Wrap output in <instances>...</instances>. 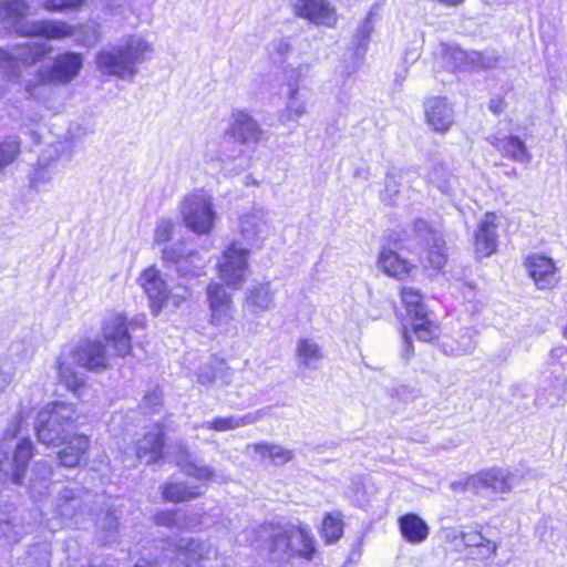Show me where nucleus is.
I'll list each match as a JSON object with an SVG mask.
<instances>
[{"instance_id": "1", "label": "nucleus", "mask_w": 567, "mask_h": 567, "mask_svg": "<svg viewBox=\"0 0 567 567\" xmlns=\"http://www.w3.org/2000/svg\"><path fill=\"white\" fill-rule=\"evenodd\" d=\"M260 530L268 537L265 542L270 554L286 553L289 557L313 559L317 554L316 539L307 525H293L288 528L278 523H262Z\"/></svg>"}, {"instance_id": "2", "label": "nucleus", "mask_w": 567, "mask_h": 567, "mask_svg": "<svg viewBox=\"0 0 567 567\" xmlns=\"http://www.w3.org/2000/svg\"><path fill=\"white\" fill-rule=\"evenodd\" d=\"M151 45L143 39L128 37L123 44L111 50H101L95 58L96 68L105 75L131 78L136 64L151 53Z\"/></svg>"}, {"instance_id": "3", "label": "nucleus", "mask_w": 567, "mask_h": 567, "mask_svg": "<svg viewBox=\"0 0 567 567\" xmlns=\"http://www.w3.org/2000/svg\"><path fill=\"white\" fill-rule=\"evenodd\" d=\"M136 328L144 329L145 323L130 320L124 312L112 311L103 319V342L111 349L110 358L124 359L133 354L130 331Z\"/></svg>"}, {"instance_id": "4", "label": "nucleus", "mask_w": 567, "mask_h": 567, "mask_svg": "<svg viewBox=\"0 0 567 567\" xmlns=\"http://www.w3.org/2000/svg\"><path fill=\"white\" fill-rule=\"evenodd\" d=\"M71 408L64 403H54L40 411L37 416V434L48 445L65 443L70 436Z\"/></svg>"}, {"instance_id": "5", "label": "nucleus", "mask_w": 567, "mask_h": 567, "mask_svg": "<svg viewBox=\"0 0 567 567\" xmlns=\"http://www.w3.org/2000/svg\"><path fill=\"white\" fill-rule=\"evenodd\" d=\"M181 215L185 226L197 235H207L214 228L213 200L203 190L193 192L183 198Z\"/></svg>"}, {"instance_id": "6", "label": "nucleus", "mask_w": 567, "mask_h": 567, "mask_svg": "<svg viewBox=\"0 0 567 567\" xmlns=\"http://www.w3.org/2000/svg\"><path fill=\"white\" fill-rule=\"evenodd\" d=\"M503 215L495 210H488L478 219L472 235V248L475 259L482 260L496 255L499 251Z\"/></svg>"}, {"instance_id": "7", "label": "nucleus", "mask_w": 567, "mask_h": 567, "mask_svg": "<svg viewBox=\"0 0 567 567\" xmlns=\"http://www.w3.org/2000/svg\"><path fill=\"white\" fill-rule=\"evenodd\" d=\"M249 249L241 248L236 241L228 244L216 265L219 279L231 289H239L246 281L249 270Z\"/></svg>"}, {"instance_id": "8", "label": "nucleus", "mask_w": 567, "mask_h": 567, "mask_svg": "<svg viewBox=\"0 0 567 567\" xmlns=\"http://www.w3.org/2000/svg\"><path fill=\"white\" fill-rule=\"evenodd\" d=\"M523 265L539 290H553L560 282L559 268L555 260L545 254L533 252L524 258Z\"/></svg>"}, {"instance_id": "9", "label": "nucleus", "mask_w": 567, "mask_h": 567, "mask_svg": "<svg viewBox=\"0 0 567 567\" xmlns=\"http://www.w3.org/2000/svg\"><path fill=\"white\" fill-rule=\"evenodd\" d=\"M424 122L433 133L444 135L455 124L453 105L443 95L427 96L423 101Z\"/></svg>"}, {"instance_id": "10", "label": "nucleus", "mask_w": 567, "mask_h": 567, "mask_svg": "<svg viewBox=\"0 0 567 567\" xmlns=\"http://www.w3.org/2000/svg\"><path fill=\"white\" fill-rule=\"evenodd\" d=\"M291 9L297 18L316 25L334 28L338 22L337 10L327 0H291Z\"/></svg>"}, {"instance_id": "11", "label": "nucleus", "mask_w": 567, "mask_h": 567, "mask_svg": "<svg viewBox=\"0 0 567 567\" xmlns=\"http://www.w3.org/2000/svg\"><path fill=\"white\" fill-rule=\"evenodd\" d=\"M137 284L150 299V307L158 313L169 297L167 282L162 272L154 266H148L140 274Z\"/></svg>"}, {"instance_id": "12", "label": "nucleus", "mask_w": 567, "mask_h": 567, "mask_svg": "<svg viewBox=\"0 0 567 567\" xmlns=\"http://www.w3.org/2000/svg\"><path fill=\"white\" fill-rule=\"evenodd\" d=\"M207 302L209 307V323L214 327H221L233 320V299L226 292L223 284L209 282L206 288Z\"/></svg>"}, {"instance_id": "13", "label": "nucleus", "mask_w": 567, "mask_h": 567, "mask_svg": "<svg viewBox=\"0 0 567 567\" xmlns=\"http://www.w3.org/2000/svg\"><path fill=\"white\" fill-rule=\"evenodd\" d=\"M166 431L162 423H155L135 442V456L145 458L147 464H154L165 457Z\"/></svg>"}, {"instance_id": "14", "label": "nucleus", "mask_w": 567, "mask_h": 567, "mask_svg": "<svg viewBox=\"0 0 567 567\" xmlns=\"http://www.w3.org/2000/svg\"><path fill=\"white\" fill-rule=\"evenodd\" d=\"M378 265L382 272L398 281L413 278L417 266L410 259L402 257L390 247H382L378 255Z\"/></svg>"}, {"instance_id": "15", "label": "nucleus", "mask_w": 567, "mask_h": 567, "mask_svg": "<svg viewBox=\"0 0 567 567\" xmlns=\"http://www.w3.org/2000/svg\"><path fill=\"white\" fill-rule=\"evenodd\" d=\"M78 365L90 371H102L110 365V355L102 341H86L75 351Z\"/></svg>"}, {"instance_id": "16", "label": "nucleus", "mask_w": 567, "mask_h": 567, "mask_svg": "<svg viewBox=\"0 0 567 567\" xmlns=\"http://www.w3.org/2000/svg\"><path fill=\"white\" fill-rule=\"evenodd\" d=\"M470 483L474 485V492L488 488L494 493H507L511 491L509 474L501 468H486L470 475Z\"/></svg>"}, {"instance_id": "17", "label": "nucleus", "mask_w": 567, "mask_h": 567, "mask_svg": "<svg viewBox=\"0 0 567 567\" xmlns=\"http://www.w3.org/2000/svg\"><path fill=\"white\" fill-rule=\"evenodd\" d=\"M234 122L229 128L230 135L239 143H257L262 132L257 122L246 112L238 110L233 113Z\"/></svg>"}, {"instance_id": "18", "label": "nucleus", "mask_w": 567, "mask_h": 567, "mask_svg": "<svg viewBox=\"0 0 567 567\" xmlns=\"http://www.w3.org/2000/svg\"><path fill=\"white\" fill-rule=\"evenodd\" d=\"M204 495L198 485L184 481H167L161 486V496L165 503L182 504L195 501Z\"/></svg>"}, {"instance_id": "19", "label": "nucleus", "mask_w": 567, "mask_h": 567, "mask_svg": "<svg viewBox=\"0 0 567 567\" xmlns=\"http://www.w3.org/2000/svg\"><path fill=\"white\" fill-rule=\"evenodd\" d=\"M402 538L410 544L423 543L430 534L427 523L415 513H405L398 518Z\"/></svg>"}, {"instance_id": "20", "label": "nucleus", "mask_w": 567, "mask_h": 567, "mask_svg": "<svg viewBox=\"0 0 567 567\" xmlns=\"http://www.w3.org/2000/svg\"><path fill=\"white\" fill-rule=\"evenodd\" d=\"M210 549L205 542L189 537L177 544L176 554L182 557L185 567H202V563L209 558Z\"/></svg>"}, {"instance_id": "21", "label": "nucleus", "mask_w": 567, "mask_h": 567, "mask_svg": "<svg viewBox=\"0 0 567 567\" xmlns=\"http://www.w3.org/2000/svg\"><path fill=\"white\" fill-rule=\"evenodd\" d=\"M491 144L497 150L503 157L509 158L517 163H529L532 155L518 136L507 135L505 137H494Z\"/></svg>"}, {"instance_id": "22", "label": "nucleus", "mask_w": 567, "mask_h": 567, "mask_svg": "<svg viewBox=\"0 0 567 567\" xmlns=\"http://www.w3.org/2000/svg\"><path fill=\"white\" fill-rule=\"evenodd\" d=\"M49 51H51V48L44 41L24 43L12 53L0 49V64L8 63L11 65L13 59L27 64L34 63Z\"/></svg>"}, {"instance_id": "23", "label": "nucleus", "mask_w": 567, "mask_h": 567, "mask_svg": "<svg viewBox=\"0 0 567 567\" xmlns=\"http://www.w3.org/2000/svg\"><path fill=\"white\" fill-rule=\"evenodd\" d=\"M18 31L27 37H43L45 39H63L70 33L65 23L38 21L17 27Z\"/></svg>"}, {"instance_id": "24", "label": "nucleus", "mask_w": 567, "mask_h": 567, "mask_svg": "<svg viewBox=\"0 0 567 567\" xmlns=\"http://www.w3.org/2000/svg\"><path fill=\"white\" fill-rule=\"evenodd\" d=\"M33 457V444L30 439H21L13 453L11 481L20 485L23 482L30 460Z\"/></svg>"}, {"instance_id": "25", "label": "nucleus", "mask_w": 567, "mask_h": 567, "mask_svg": "<svg viewBox=\"0 0 567 567\" xmlns=\"http://www.w3.org/2000/svg\"><path fill=\"white\" fill-rule=\"evenodd\" d=\"M22 532L16 522L14 512L11 505L0 506V543L13 545L21 540Z\"/></svg>"}, {"instance_id": "26", "label": "nucleus", "mask_w": 567, "mask_h": 567, "mask_svg": "<svg viewBox=\"0 0 567 567\" xmlns=\"http://www.w3.org/2000/svg\"><path fill=\"white\" fill-rule=\"evenodd\" d=\"M462 540L466 547L476 550L475 555L480 559H487L496 554L497 544L495 540L485 537L478 529L463 532Z\"/></svg>"}, {"instance_id": "27", "label": "nucleus", "mask_w": 567, "mask_h": 567, "mask_svg": "<svg viewBox=\"0 0 567 567\" xmlns=\"http://www.w3.org/2000/svg\"><path fill=\"white\" fill-rule=\"evenodd\" d=\"M411 319V330L415 337L423 342H433L437 340L440 327L435 320L430 317V311L420 312Z\"/></svg>"}, {"instance_id": "28", "label": "nucleus", "mask_w": 567, "mask_h": 567, "mask_svg": "<svg viewBox=\"0 0 567 567\" xmlns=\"http://www.w3.org/2000/svg\"><path fill=\"white\" fill-rule=\"evenodd\" d=\"M344 520L340 512L326 513L319 528L320 536L326 545H332L342 538Z\"/></svg>"}, {"instance_id": "29", "label": "nucleus", "mask_w": 567, "mask_h": 567, "mask_svg": "<svg viewBox=\"0 0 567 567\" xmlns=\"http://www.w3.org/2000/svg\"><path fill=\"white\" fill-rule=\"evenodd\" d=\"M399 296L409 318H412L416 315H420V312L427 310L424 295L420 289L411 286H402L399 290Z\"/></svg>"}, {"instance_id": "30", "label": "nucleus", "mask_w": 567, "mask_h": 567, "mask_svg": "<svg viewBox=\"0 0 567 567\" xmlns=\"http://www.w3.org/2000/svg\"><path fill=\"white\" fill-rule=\"evenodd\" d=\"M252 450L262 458H267L276 465H282L293 458V453L278 444L258 442L251 445Z\"/></svg>"}, {"instance_id": "31", "label": "nucleus", "mask_w": 567, "mask_h": 567, "mask_svg": "<svg viewBox=\"0 0 567 567\" xmlns=\"http://www.w3.org/2000/svg\"><path fill=\"white\" fill-rule=\"evenodd\" d=\"M447 259V248L444 240H436L426 249L425 268L440 272L446 266Z\"/></svg>"}, {"instance_id": "32", "label": "nucleus", "mask_w": 567, "mask_h": 567, "mask_svg": "<svg viewBox=\"0 0 567 567\" xmlns=\"http://www.w3.org/2000/svg\"><path fill=\"white\" fill-rule=\"evenodd\" d=\"M31 13L30 6L23 0L1 1L0 20L16 23Z\"/></svg>"}, {"instance_id": "33", "label": "nucleus", "mask_w": 567, "mask_h": 567, "mask_svg": "<svg viewBox=\"0 0 567 567\" xmlns=\"http://www.w3.org/2000/svg\"><path fill=\"white\" fill-rule=\"evenodd\" d=\"M101 38L99 25L94 22L73 27V42L84 48L95 47Z\"/></svg>"}, {"instance_id": "34", "label": "nucleus", "mask_w": 567, "mask_h": 567, "mask_svg": "<svg viewBox=\"0 0 567 567\" xmlns=\"http://www.w3.org/2000/svg\"><path fill=\"white\" fill-rule=\"evenodd\" d=\"M296 355L301 364L310 367L322 358V352L318 344L308 338H302L298 341Z\"/></svg>"}, {"instance_id": "35", "label": "nucleus", "mask_w": 567, "mask_h": 567, "mask_svg": "<svg viewBox=\"0 0 567 567\" xmlns=\"http://www.w3.org/2000/svg\"><path fill=\"white\" fill-rule=\"evenodd\" d=\"M250 422H252V419L249 416H217L212 421L207 422L206 427L215 432H225L238 429L239 426L248 424Z\"/></svg>"}, {"instance_id": "36", "label": "nucleus", "mask_w": 567, "mask_h": 567, "mask_svg": "<svg viewBox=\"0 0 567 567\" xmlns=\"http://www.w3.org/2000/svg\"><path fill=\"white\" fill-rule=\"evenodd\" d=\"M71 79V54L65 53L55 60L47 80L49 82H69Z\"/></svg>"}, {"instance_id": "37", "label": "nucleus", "mask_w": 567, "mask_h": 567, "mask_svg": "<svg viewBox=\"0 0 567 567\" xmlns=\"http://www.w3.org/2000/svg\"><path fill=\"white\" fill-rule=\"evenodd\" d=\"M247 300L258 309H267L272 301V292L269 284H262L249 290Z\"/></svg>"}, {"instance_id": "38", "label": "nucleus", "mask_w": 567, "mask_h": 567, "mask_svg": "<svg viewBox=\"0 0 567 567\" xmlns=\"http://www.w3.org/2000/svg\"><path fill=\"white\" fill-rule=\"evenodd\" d=\"M178 466L183 470V472L186 475H188L197 481L209 482L215 476L213 468H210L209 466H205V465H198L194 461H189L186 463H178Z\"/></svg>"}, {"instance_id": "39", "label": "nucleus", "mask_w": 567, "mask_h": 567, "mask_svg": "<svg viewBox=\"0 0 567 567\" xmlns=\"http://www.w3.org/2000/svg\"><path fill=\"white\" fill-rule=\"evenodd\" d=\"M20 152V142L13 137L0 143V171L11 164Z\"/></svg>"}, {"instance_id": "40", "label": "nucleus", "mask_w": 567, "mask_h": 567, "mask_svg": "<svg viewBox=\"0 0 567 567\" xmlns=\"http://www.w3.org/2000/svg\"><path fill=\"white\" fill-rule=\"evenodd\" d=\"M175 231V223L171 219L163 218L158 220L154 230V243L162 245L173 239Z\"/></svg>"}, {"instance_id": "41", "label": "nucleus", "mask_w": 567, "mask_h": 567, "mask_svg": "<svg viewBox=\"0 0 567 567\" xmlns=\"http://www.w3.org/2000/svg\"><path fill=\"white\" fill-rule=\"evenodd\" d=\"M196 251H184L174 246L165 247L162 251V259L165 265H178L189 257L196 256Z\"/></svg>"}, {"instance_id": "42", "label": "nucleus", "mask_w": 567, "mask_h": 567, "mask_svg": "<svg viewBox=\"0 0 567 567\" xmlns=\"http://www.w3.org/2000/svg\"><path fill=\"white\" fill-rule=\"evenodd\" d=\"M90 449V439L86 435H73V466L86 461L85 455Z\"/></svg>"}, {"instance_id": "43", "label": "nucleus", "mask_w": 567, "mask_h": 567, "mask_svg": "<svg viewBox=\"0 0 567 567\" xmlns=\"http://www.w3.org/2000/svg\"><path fill=\"white\" fill-rule=\"evenodd\" d=\"M153 523L156 526L166 528H174L178 526V511L177 509H162L153 515Z\"/></svg>"}, {"instance_id": "44", "label": "nucleus", "mask_w": 567, "mask_h": 567, "mask_svg": "<svg viewBox=\"0 0 567 567\" xmlns=\"http://www.w3.org/2000/svg\"><path fill=\"white\" fill-rule=\"evenodd\" d=\"M21 423H22V416L17 415L14 416L9 424L7 425L6 430L2 433L1 442H11L13 439L17 437V435L21 431Z\"/></svg>"}, {"instance_id": "45", "label": "nucleus", "mask_w": 567, "mask_h": 567, "mask_svg": "<svg viewBox=\"0 0 567 567\" xmlns=\"http://www.w3.org/2000/svg\"><path fill=\"white\" fill-rule=\"evenodd\" d=\"M56 365L59 370V375L61 378V381L64 382L65 388H70V379H71V368L68 363V359L64 357H59L56 360Z\"/></svg>"}, {"instance_id": "46", "label": "nucleus", "mask_w": 567, "mask_h": 567, "mask_svg": "<svg viewBox=\"0 0 567 567\" xmlns=\"http://www.w3.org/2000/svg\"><path fill=\"white\" fill-rule=\"evenodd\" d=\"M488 110L494 115H501V114L505 113V111L507 110L506 97L504 95H496V96L492 97L488 102Z\"/></svg>"}, {"instance_id": "47", "label": "nucleus", "mask_w": 567, "mask_h": 567, "mask_svg": "<svg viewBox=\"0 0 567 567\" xmlns=\"http://www.w3.org/2000/svg\"><path fill=\"white\" fill-rule=\"evenodd\" d=\"M71 6V0H45L44 7L51 11H62Z\"/></svg>"}, {"instance_id": "48", "label": "nucleus", "mask_w": 567, "mask_h": 567, "mask_svg": "<svg viewBox=\"0 0 567 567\" xmlns=\"http://www.w3.org/2000/svg\"><path fill=\"white\" fill-rule=\"evenodd\" d=\"M451 488L454 492H465L467 489H471L474 492V485L472 483H470V475L464 481L453 482L451 484Z\"/></svg>"}, {"instance_id": "49", "label": "nucleus", "mask_w": 567, "mask_h": 567, "mask_svg": "<svg viewBox=\"0 0 567 567\" xmlns=\"http://www.w3.org/2000/svg\"><path fill=\"white\" fill-rule=\"evenodd\" d=\"M303 114H306V109L305 107H301V106H299V107H289L286 111V120L287 121H296L300 116H302Z\"/></svg>"}, {"instance_id": "50", "label": "nucleus", "mask_w": 567, "mask_h": 567, "mask_svg": "<svg viewBox=\"0 0 567 567\" xmlns=\"http://www.w3.org/2000/svg\"><path fill=\"white\" fill-rule=\"evenodd\" d=\"M197 377L200 384H208L215 380V372L200 370Z\"/></svg>"}, {"instance_id": "51", "label": "nucleus", "mask_w": 567, "mask_h": 567, "mask_svg": "<svg viewBox=\"0 0 567 567\" xmlns=\"http://www.w3.org/2000/svg\"><path fill=\"white\" fill-rule=\"evenodd\" d=\"M7 460L8 454L6 452H0V484L4 483L9 477V472L3 466V462Z\"/></svg>"}, {"instance_id": "52", "label": "nucleus", "mask_w": 567, "mask_h": 567, "mask_svg": "<svg viewBox=\"0 0 567 567\" xmlns=\"http://www.w3.org/2000/svg\"><path fill=\"white\" fill-rule=\"evenodd\" d=\"M82 66V55L73 52V78L76 75Z\"/></svg>"}, {"instance_id": "53", "label": "nucleus", "mask_w": 567, "mask_h": 567, "mask_svg": "<svg viewBox=\"0 0 567 567\" xmlns=\"http://www.w3.org/2000/svg\"><path fill=\"white\" fill-rule=\"evenodd\" d=\"M59 460H60V463L66 467L71 466V463H70V454L66 452V449L62 450L61 452H59Z\"/></svg>"}, {"instance_id": "54", "label": "nucleus", "mask_w": 567, "mask_h": 567, "mask_svg": "<svg viewBox=\"0 0 567 567\" xmlns=\"http://www.w3.org/2000/svg\"><path fill=\"white\" fill-rule=\"evenodd\" d=\"M435 1L444 7H458L465 2V0H435Z\"/></svg>"}, {"instance_id": "55", "label": "nucleus", "mask_w": 567, "mask_h": 567, "mask_svg": "<svg viewBox=\"0 0 567 567\" xmlns=\"http://www.w3.org/2000/svg\"><path fill=\"white\" fill-rule=\"evenodd\" d=\"M35 468H38L39 471H41L43 473L44 478L50 474V468L44 463H37Z\"/></svg>"}, {"instance_id": "56", "label": "nucleus", "mask_w": 567, "mask_h": 567, "mask_svg": "<svg viewBox=\"0 0 567 567\" xmlns=\"http://www.w3.org/2000/svg\"><path fill=\"white\" fill-rule=\"evenodd\" d=\"M134 567H158L155 561L144 560L143 563L135 564Z\"/></svg>"}, {"instance_id": "57", "label": "nucleus", "mask_w": 567, "mask_h": 567, "mask_svg": "<svg viewBox=\"0 0 567 567\" xmlns=\"http://www.w3.org/2000/svg\"><path fill=\"white\" fill-rule=\"evenodd\" d=\"M402 336L405 339V341L409 343V346L412 347L411 337L409 334V330L406 329V327H403Z\"/></svg>"}, {"instance_id": "58", "label": "nucleus", "mask_w": 567, "mask_h": 567, "mask_svg": "<svg viewBox=\"0 0 567 567\" xmlns=\"http://www.w3.org/2000/svg\"><path fill=\"white\" fill-rule=\"evenodd\" d=\"M86 0H73V10L79 9L83 4H85Z\"/></svg>"}, {"instance_id": "59", "label": "nucleus", "mask_w": 567, "mask_h": 567, "mask_svg": "<svg viewBox=\"0 0 567 567\" xmlns=\"http://www.w3.org/2000/svg\"><path fill=\"white\" fill-rule=\"evenodd\" d=\"M563 334H564V337L567 339V326L564 328V330H563Z\"/></svg>"}, {"instance_id": "60", "label": "nucleus", "mask_w": 567, "mask_h": 567, "mask_svg": "<svg viewBox=\"0 0 567 567\" xmlns=\"http://www.w3.org/2000/svg\"><path fill=\"white\" fill-rule=\"evenodd\" d=\"M76 390H78V386H76V384L73 382L72 391H73V392H76Z\"/></svg>"}]
</instances>
